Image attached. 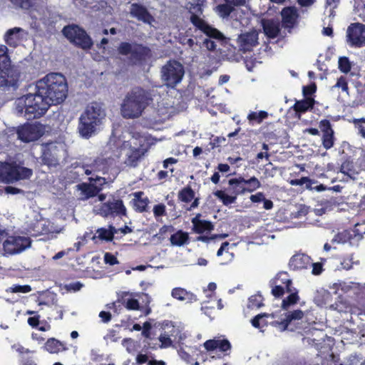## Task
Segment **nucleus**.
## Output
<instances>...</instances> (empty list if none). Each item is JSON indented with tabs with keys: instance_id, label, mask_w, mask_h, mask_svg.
Listing matches in <instances>:
<instances>
[{
	"instance_id": "1",
	"label": "nucleus",
	"mask_w": 365,
	"mask_h": 365,
	"mask_svg": "<svg viewBox=\"0 0 365 365\" xmlns=\"http://www.w3.org/2000/svg\"><path fill=\"white\" fill-rule=\"evenodd\" d=\"M36 91L25 96V116L27 119L43 115L51 105L64 101L68 94L66 77L59 73H50L36 81Z\"/></svg>"
},
{
	"instance_id": "2",
	"label": "nucleus",
	"mask_w": 365,
	"mask_h": 365,
	"mask_svg": "<svg viewBox=\"0 0 365 365\" xmlns=\"http://www.w3.org/2000/svg\"><path fill=\"white\" fill-rule=\"evenodd\" d=\"M106 117V109L96 101L88 104L78 118L77 130L79 135L89 139L103 125Z\"/></svg>"
},
{
	"instance_id": "3",
	"label": "nucleus",
	"mask_w": 365,
	"mask_h": 365,
	"mask_svg": "<svg viewBox=\"0 0 365 365\" xmlns=\"http://www.w3.org/2000/svg\"><path fill=\"white\" fill-rule=\"evenodd\" d=\"M153 100L148 91L141 87H135L126 93L120 104L121 115L125 119L138 118L152 103Z\"/></svg>"
},
{
	"instance_id": "4",
	"label": "nucleus",
	"mask_w": 365,
	"mask_h": 365,
	"mask_svg": "<svg viewBox=\"0 0 365 365\" xmlns=\"http://www.w3.org/2000/svg\"><path fill=\"white\" fill-rule=\"evenodd\" d=\"M118 52L122 56H128L132 66H143L152 57V51L143 43L133 42H121L118 47Z\"/></svg>"
},
{
	"instance_id": "5",
	"label": "nucleus",
	"mask_w": 365,
	"mask_h": 365,
	"mask_svg": "<svg viewBox=\"0 0 365 365\" xmlns=\"http://www.w3.org/2000/svg\"><path fill=\"white\" fill-rule=\"evenodd\" d=\"M189 12L190 14V21L196 30L200 31L207 37L213 38L215 40H222L224 38L223 34L219 30L210 25L200 16L203 12L200 4H192Z\"/></svg>"
},
{
	"instance_id": "6",
	"label": "nucleus",
	"mask_w": 365,
	"mask_h": 365,
	"mask_svg": "<svg viewBox=\"0 0 365 365\" xmlns=\"http://www.w3.org/2000/svg\"><path fill=\"white\" fill-rule=\"evenodd\" d=\"M33 175L31 169L20 166L15 163H4L0 165V181L13 183L20 180L29 179Z\"/></svg>"
},
{
	"instance_id": "7",
	"label": "nucleus",
	"mask_w": 365,
	"mask_h": 365,
	"mask_svg": "<svg viewBox=\"0 0 365 365\" xmlns=\"http://www.w3.org/2000/svg\"><path fill=\"white\" fill-rule=\"evenodd\" d=\"M62 33L71 43L83 50L90 49L93 45L90 36L78 25L66 26L63 27Z\"/></svg>"
},
{
	"instance_id": "8",
	"label": "nucleus",
	"mask_w": 365,
	"mask_h": 365,
	"mask_svg": "<svg viewBox=\"0 0 365 365\" xmlns=\"http://www.w3.org/2000/svg\"><path fill=\"white\" fill-rule=\"evenodd\" d=\"M161 73L165 84L168 87L174 88L181 81L185 71L180 63L170 60L162 67Z\"/></svg>"
},
{
	"instance_id": "9",
	"label": "nucleus",
	"mask_w": 365,
	"mask_h": 365,
	"mask_svg": "<svg viewBox=\"0 0 365 365\" xmlns=\"http://www.w3.org/2000/svg\"><path fill=\"white\" fill-rule=\"evenodd\" d=\"M201 215L197 214L195 217L192 218L191 222L192 224V231L194 233L199 234L200 235L197 236L195 239L196 241H200L205 243L210 242L211 240H213L217 238V235H211V232L214 230L215 227L212 222L201 220Z\"/></svg>"
},
{
	"instance_id": "10",
	"label": "nucleus",
	"mask_w": 365,
	"mask_h": 365,
	"mask_svg": "<svg viewBox=\"0 0 365 365\" xmlns=\"http://www.w3.org/2000/svg\"><path fill=\"white\" fill-rule=\"evenodd\" d=\"M21 73L9 64L0 69V89L4 91H16L19 86Z\"/></svg>"
},
{
	"instance_id": "11",
	"label": "nucleus",
	"mask_w": 365,
	"mask_h": 365,
	"mask_svg": "<svg viewBox=\"0 0 365 365\" xmlns=\"http://www.w3.org/2000/svg\"><path fill=\"white\" fill-rule=\"evenodd\" d=\"M143 293H133L130 292H120L117 294V300L109 307L117 311L118 307H124L128 310H139L140 309L138 299L143 298Z\"/></svg>"
},
{
	"instance_id": "12",
	"label": "nucleus",
	"mask_w": 365,
	"mask_h": 365,
	"mask_svg": "<svg viewBox=\"0 0 365 365\" xmlns=\"http://www.w3.org/2000/svg\"><path fill=\"white\" fill-rule=\"evenodd\" d=\"M16 133L21 141L29 143L39 139L44 133V128L41 123H25L18 127Z\"/></svg>"
},
{
	"instance_id": "13",
	"label": "nucleus",
	"mask_w": 365,
	"mask_h": 365,
	"mask_svg": "<svg viewBox=\"0 0 365 365\" xmlns=\"http://www.w3.org/2000/svg\"><path fill=\"white\" fill-rule=\"evenodd\" d=\"M346 41L351 47L361 48L365 46V24H351L346 31Z\"/></svg>"
},
{
	"instance_id": "14",
	"label": "nucleus",
	"mask_w": 365,
	"mask_h": 365,
	"mask_svg": "<svg viewBox=\"0 0 365 365\" xmlns=\"http://www.w3.org/2000/svg\"><path fill=\"white\" fill-rule=\"evenodd\" d=\"M98 213L103 217L126 216L127 210L120 199H113L102 203L98 208Z\"/></svg>"
},
{
	"instance_id": "15",
	"label": "nucleus",
	"mask_w": 365,
	"mask_h": 365,
	"mask_svg": "<svg viewBox=\"0 0 365 365\" xmlns=\"http://www.w3.org/2000/svg\"><path fill=\"white\" fill-rule=\"evenodd\" d=\"M41 160L44 165L49 167L59 164L61 150L56 142H49L42 145Z\"/></svg>"
},
{
	"instance_id": "16",
	"label": "nucleus",
	"mask_w": 365,
	"mask_h": 365,
	"mask_svg": "<svg viewBox=\"0 0 365 365\" xmlns=\"http://www.w3.org/2000/svg\"><path fill=\"white\" fill-rule=\"evenodd\" d=\"M29 238L25 237L9 236L3 242L4 250L10 255L19 253L30 246Z\"/></svg>"
},
{
	"instance_id": "17",
	"label": "nucleus",
	"mask_w": 365,
	"mask_h": 365,
	"mask_svg": "<svg viewBox=\"0 0 365 365\" xmlns=\"http://www.w3.org/2000/svg\"><path fill=\"white\" fill-rule=\"evenodd\" d=\"M319 128L322 132V145L326 150H329L334 146L335 141L331 124L329 120L324 119L319 122Z\"/></svg>"
},
{
	"instance_id": "18",
	"label": "nucleus",
	"mask_w": 365,
	"mask_h": 365,
	"mask_svg": "<svg viewBox=\"0 0 365 365\" xmlns=\"http://www.w3.org/2000/svg\"><path fill=\"white\" fill-rule=\"evenodd\" d=\"M363 237L362 234L357 230H344L338 232L332 240V242L344 244L349 242L351 245L357 244Z\"/></svg>"
},
{
	"instance_id": "19",
	"label": "nucleus",
	"mask_w": 365,
	"mask_h": 365,
	"mask_svg": "<svg viewBox=\"0 0 365 365\" xmlns=\"http://www.w3.org/2000/svg\"><path fill=\"white\" fill-rule=\"evenodd\" d=\"M282 25L285 29H293L297 23L299 14L294 6L285 7L282 10Z\"/></svg>"
},
{
	"instance_id": "20",
	"label": "nucleus",
	"mask_w": 365,
	"mask_h": 365,
	"mask_svg": "<svg viewBox=\"0 0 365 365\" xmlns=\"http://www.w3.org/2000/svg\"><path fill=\"white\" fill-rule=\"evenodd\" d=\"M130 14L132 16L145 24H150L154 21L153 16L150 14L146 7L140 4H132Z\"/></svg>"
},
{
	"instance_id": "21",
	"label": "nucleus",
	"mask_w": 365,
	"mask_h": 365,
	"mask_svg": "<svg viewBox=\"0 0 365 365\" xmlns=\"http://www.w3.org/2000/svg\"><path fill=\"white\" fill-rule=\"evenodd\" d=\"M257 34L255 32H247L239 36L237 41L241 51L244 52L252 51L258 42Z\"/></svg>"
},
{
	"instance_id": "22",
	"label": "nucleus",
	"mask_w": 365,
	"mask_h": 365,
	"mask_svg": "<svg viewBox=\"0 0 365 365\" xmlns=\"http://www.w3.org/2000/svg\"><path fill=\"white\" fill-rule=\"evenodd\" d=\"M312 259L309 256L302 253H297L293 255L289 262L290 269L298 270L311 267Z\"/></svg>"
},
{
	"instance_id": "23",
	"label": "nucleus",
	"mask_w": 365,
	"mask_h": 365,
	"mask_svg": "<svg viewBox=\"0 0 365 365\" xmlns=\"http://www.w3.org/2000/svg\"><path fill=\"white\" fill-rule=\"evenodd\" d=\"M304 317V312L301 309H296L285 314V317L280 322L274 321L272 324L278 327L281 331H285L288 329L289 325L294 320L302 319Z\"/></svg>"
},
{
	"instance_id": "24",
	"label": "nucleus",
	"mask_w": 365,
	"mask_h": 365,
	"mask_svg": "<svg viewBox=\"0 0 365 365\" xmlns=\"http://www.w3.org/2000/svg\"><path fill=\"white\" fill-rule=\"evenodd\" d=\"M42 349L49 354H58L62 351H67L68 348L66 344L54 338H48L45 342Z\"/></svg>"
},
{
	"instance_id": "25",
	"label": "nucleus",
	"mask_w": 365,
	"mask_h": 365,
	"mask_svg": "<svg viewBox=\"0 0 365 365\" xmlns=\"http://www.w3.org/2000/svg\"><path fill=\"white\" fill-rule=\"evenodd\" d=\"M133 195L134 198L131 200L130 203L134 210L140 213L147 212L150 200L148 197H143L144 192L143 191H138L133 192Z\"/></svg>"
},
{
	"instance_id": "26",
	"label": "nucleus",
	"mask_w": 365,
	"mask_h": 365,
	"mask_svg": "<svg viewBox=\"0 0 365 365\" xmlns=\"http://www.w3.org/2000/svg\"><path fill=\"white\" fill-rule=\"evenodd\" d=\"M204 347L208 351L219 349L222 352H226L231 349V344L227 339H209L204 343Z\"/></svg>"
},
{
	"instance_id": "27",
	"label": "nucleus",
	"mask_w": 365,
	"mask_h": 365,
	"mask_svg": "<svg viewBox=\"0 0 365 365\" xmlns=\"http://www.w3.org/2000/svg\"><path fill=\"white\" fill-rule=\"evenodd\" d=\"M23 29L19 27H14L9 29L4 35V41L11 47H16L21 40L20 33Z\"/></svg>"
},
{
	"instance_id": "28",
	"label": "nucleus",
	"mask_w": 365,
	"mask_h": 365,
	"mask_svg": "<svg viewBox=\"0 0 365 365\" xmlns=\"http://www.w3.org/2000/svg\"><path fill=\"white\" fill-rule=\"evenodd\" d=\"M314 106V100L312 98H305L301 101H297L292 108L296 112L299 117L302 113H304L308 110L313 109Z\"/></svg>"
},
{
	"instance_id": "29",
	"label": "nucleus",
	"mask_w": 365,
	"mask_h": 365,
	"mask_svg": "<svg viewBox=\"0 0 365 365\" xmlns=\"http://www.w3.org/2000/svg\"><path fill=\"white\" fill-rule=\"evenodd\" d=\"M270 284H278L286 287V292H292V281L287 272H279L270 281Z\"/></svg>"
},
{
	"instance_id": "30",
	"label": "nucleus",
	"mask_w": 365,
	"mask_h": 365,
	"mask_svg": "<svg viewBox=\"0 0 365 365\" xmlns=\"http://www.w3.org/2000/svg\"><path fill=\"white\" fill-rule=\"evenodd\" d=\"M242 176L239 175L238 177L230 178L228 180L229 191L235 195L237 197L240 195L246 193L245 187H243L242 184Z\"/></svg>"
},
{
	"instance_id": "31",
	"label": "nucleus",
	"mask_w": 365,
	"mask_h": 365,
	"mask_svg": "<svg viewBox=\"0 0 365 365\" xmlns=\"http://www.w3.org/2000/svg\"><path fill=\"white\" fill-rule=\"evenodd\" d=\"M263 30L265 35L269 38H274L278 36L280 32L279 23L273 20H267L262 23Z\"/></svg>"
},
{
	"instance_id": "32",
	"label": "nucleus",
	"mask_w": 365,
	"mask_h": 365,
	"mask_svg": "<svg viewBox=\"0 0 365 365\" xmlns=\"http://www.w3.org/2000/svg\"><path fill=\"white\" fill-rule=\"evenodd\" d=\"M172 297L180 301H186L187 302H192L197 301V297L187 292L183 288L176 287L172 290Z\"/></svg>"
},
{
	"instance_id": "33",
	"label": "nucleus",
	"mask_w": 365,
	"mask_h": 365,
	"mask_svg": "<svg viewBox=\"0 0 365 365\" xmlns=\"http://www.w3.org/2000/svg\"><path fill=\"white\" fill-rule=\"evenodd\" d=\"M340 172L346 175L350 178L355 179L359 172L355 163L350 158H346L341 165Z\"/></svg>"
},
{
	"instance_id": "34",
	"label": "nucleus",
	"mask_w": 365,
	"mask_h": 365,
	"mask_svg": "<svg viewBox=\"0 0 365 365\" xmlns=\"http://www.w3.org/2000/svg\"><path fill=\"white\" fill-rule=\"evenodd\" d=\"M78 189L85 195V199L86 200L96 196L101 190V187H98L96 185L93 183L83 182L78 185Z\"/></svg>"
},
{
	"instance_id": "35",
	"label": "nucleus",
	"mask_w": 365,
	"mask_h": 365,
	"mask_svg": "<svg viewBox=\"0 0 365 365\" xmlns=\"http://www.w3.org/2000/svg\"><path fill=\"white\" fill-rule=\"evenodd\" d=\"M189 234L182 230H178L170 236V241L172 245L181 247L189 242Z\"/></svg>"
},
{
	"instance_id": "36",
	"label": "nucleus",
	"mask_w": 365,
	"mask_h": 365,
	"mask_svg": "<svg viewBox=\"0 0 365 365\" xmlns=\"http://www.w3.org/2000/svg\"><path fill=\"white\" fill-rule=\"evenodd\" d=\"M145 150L141 148L131 149L130 154L126 159V163L130 167H136L139 160L145 154Z\"/></svg>"
},
{
	"instance_id": "37",
	"label": "nucleus",
	"mask_w": 365,
	"mask_h": 365,
	"mask_svg": "<svg viewBox=\"0 0 365 365\" xmlns=\"http://www.w3.org/2000/svg\"><path fill=\"white\" fill-rule=\"evenodd\" d=\"M274 317L272 314L260 313L251 319V324L255 328L262 329L268 325L267 319Z\"/></svg>"
},
{
	"instance_id": "38",
	"label": "nucleus",
	"mask_w": 365,
	"mask_h": 365,
	"mask_svg": "<svg viewBox=\"0 0 365 365\" xmlns=\"http://www.w3.org/2000/svg\"><path fill=\"white\" fill-rule=\"evenodd\" d=\"M213 195L217 197L225 206L235 203L237 197L234 194L231 193V195H228L225 192V191L220 190L215 191Z\"/></svg>"
},
{
	"instance_id": "39",
	"label": "nucleus",
	"mask_w": 365,
	"mask_h": 365,
	"mask_svg": "<svg viewBox=\"0 0 365 365\" xmlns=\"http://www.w3.org/2000/svg\"><path fill=\"white\" fill-rule=\"evenodd\" d=\"M242 184L243 187H245L246 193L252 192L261 187L260 181L255 176L251 177L249 179H245L242 177Z\"/></svg>"
},
{
	"instance_id": "40",
	"label": "nucleus",
	"mask_w": 365,
	"mask_h": 365,
	"mask_svg": "<svg viewBox=\"0 0 365 365\" xmlns=\"http://www.w3.org/2000/svg\"><path fill=\"white\" fill-rule=\"evenodd\" d=\"M293 291L292 292H287L288 293H290L289 295H288L286 298H284L282 300V308L283 309H288V308L297 304L298 301L299 300V297L298 295V291L296 288L292 287Z\"/></svg>"
},
{
	"instance_id": "41",
	"label": "nucleus",
	"mask_w": 365,
	"mask_h": 365,
	"mask_svg": "<svg viewBox=\"0 0 365 365\" xmlns=\"http://www.w3.org/2000/svg\"><path fill=\"white\" fill-rule=\"evenodd\" d=\"M195 195V192L191 187L186 186L178 192V198L181 202L188 203L192 201Z\"/></svg>"
},
{
	"instance_id": "42",
	"label": "nucleus",
	"mask_w": 365,
	"mask_h": 365,
	"mask_svg": "<svg viewBox=\"0 0 365 365\" xmlns=\"http://www.w3.org/2000/svg\"><path fill=\"white\" fill-rule=\"evenodd\" d=\"M96 234H98V235H95L92 237V240L95 242H96V239L110 242L114 238V231L108 230L104 227L98 228L96 230Z\"/></svg>"
},
{
	"instance_id": "43",
	"label": "nucleus",
	"mask_w": 365,
	"mask_h": 365,
	"mask_svg": "<svg viewBox=\"0 0 365 365\" xmlns=\"http://www.w3.org/2000/svg\"><path fill=\"white\" fill-rule=\"evenodd\" d=\"M267 117L268 113L267 111H251L247 115V119L250 124L254 125L255 123H261L264 119L267 118Z\"/></svg>"
},
{
	"instance_id": "44",
	"label": "nucleus",
	"mask_w": 365,
	"mask_h": 365,
	"mask_svg": "<svg viewBox=\"0 0 365 365\" xmlns=\"http://www.w3.org/2000/svg\"><path fill=\"white\" fill-rule=\"evenodd\" d=\"M264 298L260 294H256L248 298L247 307L250 309H257L264 306Z\"/></svg>"
},
{
	"instance_id": "45",
	"label": "nucleus",
	"mask_w": 365,
	"mask_h": 365,
	"mask_svg": "<svg viewBox=\"0 0 365 365\" xmlns=\"http://www.w3.org/2000/svg\"><path fill=\"white\" fill-rule=\"evenodd\" d=\"M6 46L0 44V69L11 63Z\"/></svg>"
},
{
	"instance_id": "46",
	"label": "nucleus",
	"mask_w": 365,
	"mask_h": 365,
	"mask_svg": "<svg viewBox=\"0 0 365 365\" xmlns=\"http://www.w3.org/2000/svg\"><path fill=\"white\" fill-rule=\"evenodd\" d=\"M142 302L143 305L140 307L139 310L142 311L144 315L148 316L151 313V308L150 307V303L151 302L150 296L147 293H143Z\"/></svg>"
},
{
	"instance_id": "47",
	"label": "nucleus",
	"mask_w": 365,
	"mask_h": 365,
	"mask_svg": "<svg viewBox=\"0 0 365 365\" xmlns=\"http://www.w3.org/2000/svg\"><path fill=\"white\" fill-rule=\"evenodd\" d=\"M170 336H173V334H169L166 331H164L159 336L158 339L161 343V348H168L172 346L173 341L170 339Z\"/></svg>"
},
{
	"instance_id": "48",
	"label": "nucleus",
	"mask_w": 365,
	"mask_h": 365,
	"mask_svg": "<svg viewBox=\"0 0 365 365\" xmlns=\"http://www.w3.org/2000/svg\"><path fill=\"white\" fill-rule=\"evenodd\" d=\"M31 291V287L30 285H20V284H14L6 289V292H12V293H28Z\"/></svg>"
},
{
	"instance_id": "49",
	"label": "nucleus",
	"mask_w": 365,
	"mask_h": 365,
	"mask_svg": "<svg viewBox=\"0 0 365 365\" xmlns=\"http://www.w3.org/2000/svg\"><path fill=\"white\" fill-rule=\"evenodd\" d=\"M351 63L348 57L342 56L339 58V69L344 73L351 71Z\"/></svg>"
},
{
	"instance_id": "50",
	"label": "nucleus",
	"mask_w": 365,
	"mask_h": 365,
	"mask_svg": "<svg viewBox=\"0 0 365 365\" xmlns=\"http://www.w3.org/2000/svg\"><path fill=\"white\" fill-rule=\"evenodd\" d=\"M15 6L29 9L34 6V0H9Z\"/></svg>"
},
{
	"instance_id": "51",
	"label": "nucleus",
	"mask_w": 365,
	"mask_h": 365,
	"mask_svg": "<svg viewBox=\"0 0 365 365\" xmlns=\"http://www.w3.org/2000/svg\"><path fill=\"white\" fill-rule=\"evenodd\" d=\"M234 8L230 4L226 2L217 6L218 11L222 16H228L234 11Z\"/></svg>"
},
{
	"instance_id": "52",
	"label": "nucleus",
	"mask_w": 365,
	"mask_h": 365,
	"mask_svg": "<svg viewBox=\"0 0 365 365\" xmlns=\"http://www.w3.org/2000/svg\"><path fill=\"white\" fill-rule=\"evenodd\" d=\"M104 340L110 342H117L120 336H118V331L113 329L108 330L107 334L103 336Z\"/></svg>"
},
{
	"instance_id": "53",
	"label": "nucleus",
	"mask_w": 365,
	"mask_h": 365,
	"mask_svg": "<svg viewBox=\"0 0 365 365\" xmlns=\"http://www.w3.org/2000/svg\"><path fill=\"white\" fill-rule=\"evenodd\" d=\"M153 211L155 218L165 216L167 215L166 207L163 203H159L155 205L153 207Z\"/></svg>"
},
{
	"instance_id": "54",
	"label": "nucleus",
	"mask_w": 365,
	"mask_h": 365,
	"mask_svg": "<svg viewBox=\"0 0 365 365\" xmlns=\"http://www.w3.org/2000/svg\"><path fill=\"white\" fill-rule=\"evenodd\" d=\"M270 286L272 287V294L275 298L282 297L286 292V287L283 286L278 284H270Z\"/></svg>"
},
{
	"instance_id": "55",
	"label": "nucleus",
	"mask_w": 365,
	"mask_h": 365,
	"mask_svg": "<svg viewBox=\"0 0 365 365\" xmlns=\"http://www.w3.org/2000/svg\"><path fill=\"white\" fill-rule=\"evenodd\" d=\"M330 308L339 312H347L348 309H349L346 303L341 300L335 302L334 304H331Z\"/></svg>"
},
{
	"instance_id": "56",
	"label": "nucleus",
	"mask_w": 365,
	"mask_h": 365,
	"mask_svg": "<svg viewBox=\"0 0 365 365\" xmlns=\"http://www.w3.org/2000/svg\"><path fill=\"white\" fill-rule=\"evenodd\" d=\"M161 328L163 331H166L169 334H173V336H174L175 333L178 331V329L173 325V323L168 320H165L161 323Z\"/></svg>"
},
{
	"instance_id": "57",
	"label": "nucleus",
	"mask_w": 365,
	"mask_h": 365,
	"mask_svg": "<svg viewBox=\"0 0 365 365\" xmlns=\"http://www.w3.org/2000/svg\"><path fill=\"white\" fill-rule=\"evenodd\" d=\"M292 185H302L306 184L307 188H310L312 186L311 180L308 177H302L299 179H293L290 180Z\"/></svg>"
},
{
	"instance_id": "58",
	"label": "nucleus",
	"mask_w": 365,
	"mask_h": 365,
	"mask_svg": "<svg viewBox=\"0 0 365 365\" xmlns=\"http://www.w3.org/2000/svg\"><path fill=\"white\" fill-rule=\"evenodd\" d=\"M316 91H317V85L315 84V83H312L309 85L303 86V88H302L303 95L306 98H308L307 96H310L313 95L316 92Z\"/></svg>"
},
{
	"instance_id": "59",
	"label": "nucleus",
	"mask_w": 365,
	"mask_h": 365,
	"mask_svg": "<svg viewBox=\"0 0 365 365\" xmlns=\"http://www.w3.org/2000/svg\"><path fill=\"white\" fill-rule=\"evenodd\" d=\"M83 287V284L80 282H75L70 284H67L64 285V289L68 292H78L79 291L82 287Z\"/></svg>"
},
{
	"instance_id": "60",
	"label": "nucleus",
	"mask_w": 365,
	"mask_h": 365,
	"mask_svg": "<svg viewBox=\"0 0 365 365\" xmlns=\"http://www.w3.org/2000/svg\"><path fill=\"white\" fill-rule=\"evenodd\" d=\"M103 160H105L104 159H100V158H97L94 160L93 163L92 165H90V168L91 169L86 168L85 169V174H86L87 175H89L92 173L93 171H96V170H99L100 168L98 167V163H102Z\"/></svg>"
},
{
	"instance_id": "61",
	"label": "nucleus",
	"mask_w": 365,
	"mask_h": 365,
	"mask_svg": "<svg viewBox=\"0 0 365 365\" xmlns=\"http://www.w3.org/2000/svg\"><path fill=\"white\" fill-rule=\"evenodd\" d=\"M354 122L356 125H358L360 135L365 138V118L355 119Z\"/></svg>"
},
{
	"instance_id": "62",
	"label": "nucleus",
	"mask_w": 365,
	"mask_h": 365,
	"mask_svg": "<svg viewBox=\"0 0 365 365\" xmlns=\"http://www.w3.org/2000/svg\"><path fill=\"white\" fill-rule=\"evenodd\" d=\"M104 261L106 264L110 265H115L118 264L117 257L112 253L106 252L104 255Z\"/></svg>"
},
{
	"instance_id": "63",
	"label": "nucleus",
	"mask_w": 365,
	"mask_h": 365,
	"mask_svg": "<svg viewBox=\"0 0 365 365\" xmlns=\"http://www.w3.org/2000/svg\"><path fill=\"white\" fill-rule=\"evenodd\" d=\"M335 87L341 88L343 91H346L349 89L346 79L344 76H341L337 79Z\"/></svg>"
},
{
	"instance_id": "64",
	"label": "nucleus",
	"mask_w": 365,
	"mask_h": 365,
	"mask_svg": "<svg viewBox=\"0 0 365 365\" xmlns=\"http://www.w3.org/2000/svg\"><path fill=\"white\" fill-rule=\"evenodd\" d=\"M211 38L214 39L213 38H207L203 41V46L207 48V50L213 51L216 49V43L214 41L211 40Z\"/></svg>"
}]
</instances>
